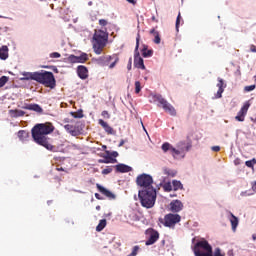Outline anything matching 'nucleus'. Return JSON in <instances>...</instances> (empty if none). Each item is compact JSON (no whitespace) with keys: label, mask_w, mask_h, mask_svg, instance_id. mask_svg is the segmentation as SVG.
I'll return each mask as SVG.
<instances>
[{"label":"nucleus","mask_w":256,"mask_h":256,"mask_svg":"<svg viewBox=\"0 0 256 256\" xmlns=\"http://www.w3.org/2000/svg\"><path fill=\"white\" fill-rule=\"evenodd\" d=\"M217 87H218V91H217L215 97H216V99H221L223 97L225 87H227V85L225 84V81H223L222 78H218Z\"/></svg>","instance_id":"13"},{"label":"nucleus","mask_w":256,"mask_h":256,"mask_svg":"<svg viewBox=\"0 0 256 256\" xmlns=\"http://www.w3.org/2000/svg\"><path fill=\"white\" fill-rule=\"evenodd\" d=\"M181 24V13L178 14L176 19V31H179V25Z\"/></svg>","instance_id":"42"},{"label":"nucleus","mask_w":256,"mask_h":256,"mask_svg":"<svg viewBox=\"0 0 256 256\" xmlns=\"http://www.w3.org/2000/svg\"><path fill=\"white\" fill-rule=\"evenodd\" d=\"M72 147H74L75 149H77V145H76V144H73Z\"/></svg>","instance_id":"61"},{"label":"nucleus","mask_w":256,"mask_h":256,"mask_svg":"<svg viewBox=\"0 0 256 256\" xmlns=\"http://www.w3.org/2000/svg\"><path fill=\"white\" fill-rule=\"evenodd\" d=\"M21 81H37V72H24Z\"/></svg>","instance_id":"17"},{"label":"nucleus","mask_w":256,"mask_h":256,"mask_svg":"<svg viewBox=\"0 0 256 256\" xmlns=\"http://www.w3.org/2000/svg\"><path fill=\"white\" fill-rule=\"evenodd\" d=\"M246 167H249L250 169H253L254 165L253 162H251V160H248L245 162Z\"/></svg>","instance_id":"47"},{"label":"nucleus","mask_w":256,"mask_h":256,"mask_svg":"<svg viewBox=\"0 0 256 256\" xmlns=\"http://www.w3.org/2000/svg\"><path fill=\"white\" fill-rule=\"evenodd\" d=\"M98 162L109 164V163H117V160L111 156H106L104 157V159L98 160Z\"/></svg>","instance_id":"29"},{"label":"nucleus","mask_w":256,"mask_h":256,"mask_svg":"<svg viewBox=\"0 0 256 256\" xmlns=\"http://www.w3.org/2000/svg\"><path fill=\"white\" fill-rule=\"evenodd\" d=\"M111 157H114V159H115L116 157H119V152L113 151V152L111 153Z\"/></svg>","instance_id":"49"},{"label":"nucleus","mask_w":256,"mask_h":256,"mask_svg":"<svg viewBox=\"0 0 256 256\" xmlns=\"http://www.w3.org/2000/svg\"><path fill=\"white\" fill-rule=\"evenodd\" d=\"M55 131V126H53V123L46 122V123H40L36 124L32 130V138L37 143V145H41L42 147H45L48 151H53L55 149V146H52L49 141L48 135H51Z\"/></svg>","instance_id":"2"},{"label":"nucleus","mask_w":256,"mask_h":256,"mask_svg":"<svg viewBox=\"0 0 256 256\" xmlns=\"http://www.w3.org/2000/svg\"><path fill=\"white\" fill-rule=\"evenodd\" d=\"M56 171H65V169H63V167H57Z\"/></svg>","instance_id":"54"},{"label":"nucleus","mask_w":256,"mask_h":256,"mask_svg":"<svg viewBox=\"0 0 256 256\" xmlns=\"http://www.w3.org/2000/svg\"><path fill=\"white\" fill-rule=\"evenodd\" d=\"M150 35L154 36V43H156V45H159V43H161V36L159 35V31L155 30V28H152L150 30Z\"/></svg>","instance_id":"26"},{"label":"nucleus","mask_w":256,"mask_h":256,"mask_svg":"<svg viewBox=\"0 0 256 256\" xmlns=\"http://www.w3.org/2000/svg\"><path fill=\"white\" fill-rule=\"evenodd\" d=\"M68 60L70 61V63H77V56L75 55H70L68 57Z\"/></svg>","instance_id":"46"},{"label":"nucleus","mask_w":256,"mask_h":256,"mask_svg":"<svg viewBox=\"0 0 256 256\" xmlns=\"http://www.w3.org/2000/svg\"><path fill=\"white\" fill-rule=\"evenodd\" d=\"M252 239H253V241H256V234L252 235Z\"/></svg>","instance_id":"56"},{"label":"nucleus","mask_w":256,"mask_h":256,"mask_svg":"<svg viewBox=\"0 0 256 256\" xmlns=\"http://www.w3.org/2000/svg\"><path fill=\"white\" fill-rule=\"evenodd\" d=\"M161 149H162L163 153H167V151H170L171 155H173L174 158L176 155H181V151L177 150L169 142L163 143L161 146Z\"/></svg>","instance_id":"11"},{"label":"nucleus","mask_w":256,"mask_h":256,"mask_svg":"<svg viewBox=\"0 0 256 256\" xmlns=\"http://www.w3.org/2000/svg\"><path fill=\"white\" fill-rule=\"evenodd\" d=\"M251 107V103L249 101L245 102L240 111L238 112L237 116L235 117L236 121L243 122L245 121V117L247 115V111Z\"/></svg>","instance_id":"9"},{"label":"nucleus","mask_w":256,"mask_h":256,"mask_svg":"<svg viewBox=\"0 0 256 256\" xmlns=\"http://www.w3.org/2000/svg\"><path fill=\"white\" fill-rule=\"evenodd\" d=\"M64 129L65 131H67V133L72 135V137H77L78 135H81V132L79 131V129H77V126L66 124L64 125Z\"/></svg>","instance_id":"15"},{"label":"nucleus","mask_w":256,"mask_h":256,"mask_svg":"<svg viewBox=\"0 0 256 256\" xmlns=\"http://www.w3.org/2000/svg\"><path fill=\"white\" fill-rule=\"evenodd\" d=\"M96 187L98 189V191L104 195L105 197H107V199H110L111 201H113L114 199H116L115 194H113V192L109 191L108 189H106L105 187L101 186L100 184H96Z\"/></svg>","instance_id":"12"},{"label":"nucleus","mask_w":256,"mask_h":256,"mask_svg":"<svg viewBox=\"0 0 256 256\" xmlns=\"http://www.w3.org/2000/svg\"><path fill=\"white\" fill-rule=\"evenodd\" d=\"M98 124L101 125L102 129L108 134L113 135V127H111L107 122H105L103 119L98 120Z\"/></svg>","instance_id":"21"},{"label":"nucleus","mask_w":256,"mask_h":256,"mask_svg":"<svg viewBox=\"0 0 256 256\" xmlns=\"http://www.w3.org/2000/svg\"><path fill=\"white\" fill-rule=\"evenodd\" d=\"M112 59H114V61L109 65V62L112 61ZM118 61H119V57H117V55L104 57V63L105 65H109V69H113L115 65H117Z\"/></svg>","instance_id":"19"},{"label":"nucleus","mask_w":256,"mask_h":256,"mask_svg":"<svg viewBox=\"0 0 256 256\" xmlns=\"http://www.w3.org/2000/svg\"><path fill=\"white\" fill-rule=\"evenodd\" d=\"M212 151H214L215 153H217V152L221 151V147H219V146H213V147H212Z\"/></svg>","instance_id":"48"},{"label":"nucleus","mask_w":256,"mask_h":256,"mask_svg":"<svg viewBox=\"0 0 256 256\" xmlns=\"http://www.w3.org/2000/svg\"><path fill=\"white\" fill-rule=\"evenodd\" d=\"M107 41H109V33H107V29L95 30L92 38V45L96 55H101V53H103V49H105Z\"/></svg>","instance_id":"4"},{"label":"nucleus","mask_w":256,"mask_h":256,"mask_svg":"<svg viewBox=\"0 0 256 256\" xmlns=\"http://www.w3.org/2000/svg\"><path fill=\"white\" fill-rule=\"evenodd\" d=\"M42 69H49V66H42Z\"/></svg>","instance_id":"59"},{"label":"nucleus","mask_w":256,"mask_h":256,"mask_svg":"<svg viewBox=\"0 0 256 256\" xmlns=\"http://www.w3.org/2000/svg\"><path fill=\"white\" fill-rule=\"evenodd\" d=\"M77 63H85L89 60V56L85 53H82L80 56H76Z\"/></svg>","instance_id":"32"},{"label":"nucleus","mask_w":256,"mask_h":256,"mask_svg":"<svg viewBox=\"0 0 256 256\" xmlns=\"http://www.w3.org/2000/svg\"><path fill=\"white\" fill-rule=\"evenodd\" d=\"M27 111H35V113H43V108L39 104H27L23 107Z\"/></svg>","instance_id":"22"},{"label":"nucleus","mask_w":256,"mask_h":256,"mask_svg":"<svg viewBox=\"0 0 256 256\" xmlns=\"http://www.w3.org/2000/svg\"><path fill=\"white\" fill-rule=\"evenodd\" d=\"M140 39H141V36L138 34L136 38V48H135V54H134V67H136L137 69L145 70V63L143 62V58L141 57V54H139Z\"/></svg>","instance_id":"7"},{"label":"nucleus","mask_w":256,"mask_h":256,"mask_svg":"<svg viewBox=\"0 0 256 256\" xmlns=\"http://www.w3.org/2000/svg\"><path fill=\"white\" fill-rule=\"evenodd\" d=\"M161 244H162V246L164 247V245H165V240H162V241H161Z\"/></svg>","instance_id":"60"},{"label":"nucleus","mask_w":256,"mask_h":256,"mask_svg":"<svg viewBox=\"0 0 256 256\" xmlns=\"http://www.w3.org/2000/svg\"><path fill=\"white\" fill-rule=\"evenodd\" d=\"M251 162H252V165H256V159L255 158H253L252 160H250Z\"/></svg>","instance_id":"55"},{"label":"nucleus","mask_w":256,"mask_h":256,"mask_svg":"<svg viewBox=\"0 0 256 256\" xmlns=\"http://www.w3.org/2000/svg\"><path fill=\"white\" fill-rule=\"evenodd\" d=\"M170 211H172V213H179L180 211H183V202L180 200H173L170 203Z\"/></svg>","instance_id":"14"},{"label":"nucleus","mask_w":256,"mask_h":256,"mask_svg":"<svg viewBox=\"0 0 256 256\" xmlns=\"http://www.w3.org/2000/svg\"><path fill=\"white\" fill-rule=\"evenodd\" d=\"M230 223L232 225V231H236L237 226L239 225V218H237L236 216H234L233 213L230 212Z\"/></svg>","instance_id":"25"},{"label":"nucleus","mask_w":256,"mask_h":256,"mask_svg":"<svg viewBox=\"0 0 256 256\" xmlns=\"http://www.w3.org/2000/svg\"><path fill=\"white\" fill-rule=\"evenodd\" d=\"M165 113H168L171 115V117H177V110H175V107H173V105L168 104L165 108H164Z\"/></svg>","instance_id":"24"},{"label":"nucleus","mask_w":256,"mask_h":256,"mask_svg":"<svg viewBox=\"0 0 256 256\" xmlns=\"http://www.w3.org/2000/svg\"><path fill=\"white\" fill-rule=\"evenodd\" d=\"M51 59H59L61 54L59 52H53L50 54Z\"/></svg>","instance_id":"44"},{"label":"nucleus","mask_w":256,"mask_h":256,"mask_svg":"<svg viewBox=\"0 0 256 256\" xmlns=\"http://www.w3.org/2000/svg\"><path fill=\"white\" fill-rule=\"evenodd\" d=\"M109 173H113V166H107L102 170V175H109Z\"/></svg>","instance_id":"38"},{"label":"nucleus","mask_w":256,"mask_h":256,"mask_svg":"<svg viewBox=\"0 0 256 256\" xmlns=\"http://www.w3.org/2000/svg\"><path fill=\"white\" fill-rule=\"evenodd\" d=\"M95 197L98 199V201H103V197L99 193H95Z\"/></svg>","instance_id":"51"},{"label":"nucleus","mask_w":256,"mask_h":256,"mask_svg":"<svg viewBox=\"0 0 256 256\" xmlns=\"http://www.w3.org/2000/svg\"><path fill=\"white\" fill-rule=\"evenodd\" d=\"M36 82L40 83V85H44V87H48L49 89H55V87H57V80H55V75H53V72L45 70L37 72Z\"/></svg>","instance_id":"5"},{"label":"nucleus","mask_w":256,"mask_h":256,"mask_svg":"<svg viewBox=\"0 0 256 256\" xmlns=\"http://www.w3.org/2000/svg\"><path fill=\"white\" fill-rule=\"evenodd\" d=\"M88 5H89V6L93 5V2H89Z\"/></svg>","instance_id":"62"},{"label":"nucleus","mask_w":256,"mask_h":256,"mask_svg":"<svg viewBox=\"0 0 256 256\" xmlns=\"http://www.w3.org/2000/svg\"><path fill=\"white\" fill-rule=\"evenodd\" d=\"M195 256H225V253L221 251V248H216L213 253V247L209 245L207 240L198 241L194 245Z\"/></svg>","instance_id":"3"},{"label":"nucleus","mask_w":256,"mask_h":256,"mask_svg":"<svg viewBox=\"0 0 256 256\" xmlns=\"http://www.w3.org/2000/svg\"><path fill=\"white\" fill-rule=\"evenodd\" d=\"M8 82H9L8 76L0 77V89H1V87H5V84H7Z\"/></svg>","instance_id":"36"},{"label":"nucleus","mask_w":256,"mask_h":256,"mask_svg":"<svg viewBox=\"0 0 256 256\" xmlns=\"http://www.w3.org/2000/svg\"><path fill=\"white\" fill-rule=\"evenodd\" d=\"M137 253H139V246H134L132 249V253L128 256H137Z\"/></svg>","instance_id":"41"},{"label":"nucleus","mask_w":256,"mask_h":256,"mask_svg":"<svg viewBox=\"0 0 256 256\" xmlns=\"http://www.w3.org/2000/svg\"><path fill=\"white\" fill-rule=\"evenodd\" d=\"M159 222L162 223L164 227L173 228L177 223H181V215L169 213L164 216V219L160 218Z\"/></svg>","instance_id":"6"},{"label":"nucleus","mask_w":256,"mask_h":256,"mask_svg":"<svg viewBox=\"0 0 256 256\" xmlns=\"http://www.w3.org/2000/svg\"><path fill=\"white\" fill-rule=\"evenodd\" d=\"M255 85H250V86H245L244 87V91H246V93H249L251 91H255Z\"/></svg>","instance_id":"40"},{"label":"nucleus","mask_w":256,"mask_h":256,"mask_svg":"<svg viewBox=\"0 0 256 256\" xmlns=\"http://www.w3.org/2000/svg\"><path fill=\"white\" fill-rule=\"evenodd\" d=\"M108 24H109V22L107 20H105V19H100L99 20V25L101 27H107Z\"/></svg>","instance_id":"45"},{"label":"nucleus","mask_w":256,"mask_h":256,"mask_svg":"<svg viewBox=\"0 0 256 256\" xmlns=\"http://www.w3.org/2000/svg\"><path fill=\"white\" fill-rule=\"evenodd\" d=\"M250 51H251L252 53H256V46L252 44V45L250 46Z\"/></svg>","instance_id":"50"},{"label":"nucleus","mask_w":256,"mask_h":256,"mask_svg":"<svg viewBox=\"0 0 256 256\" xmlns=\"http://www.w3.org/2000/svg\"><path fill=\"white\" fill-rule=\"evenodd\" d=\"M18 138L20 139V141H27L29 139V132L25 131V130H20L18 131Z\"/></svg>","instance_id":"28"},{"label":"nucleus","mask_w":256,"mask_h":256,"mask_svg":"<svg viewBox=\"0 0 256 256\" xmlns=\"http://www.w3.org/2000/svg\"><path fill=\"white\" fill-rule=\"evenodd\" d=\"M135 93L136 94L141 93V82L140 81L135 82Z\"/></svg>","instance_id":"39"},{"label":"nucleus","mask_w":256,"mask_h":256,"mask_svg":"<svg viewBox=\"0 0 256 256\" xmlns=\"http://www.w3.org/2000/svg\"><path fill=\"white\" fill-rule=\"evenodd\" d=\"M72 117L74 119H83V110H79L78 112H71Z\"/></svg>","instance_id":"34"},{"label":"nucleus","mask_w":256,"mask_h":256,"mask_svg":"<svg viewBox=\"0 0 256 256\" xmlns=\"http://www.w3.org/2000/svg\"><path fill=\"white\" fill-rule=\"evenodd\" d=\"M164 175H167V177H176L177 176V170L170 169L168 167L163 168Z\"/></svg>","instance_id":"27"},{"label":"nucleus","mask_w":256,"mask_h":256,"mask_svg":"<svg viewBox=\"0 0 256 256\" xmlns=\"http://www.w3.org/2000/svg\"><path fill=\"white\" fill-rule=\"evenodd\" d=\"M105 227H107V220L102 219L99 221V224L96 227V231L101 232L105 229Z\"/></svg>","instance_id":"30"},{"label":"nucleus","mask_w":256,"mask_h":256,"mask_svg":"<svg viewBox=\"0 0 256 256\" xmlns=\"http://www.w3.org/2000/svg\"><path fill=\"white\" fill-rule=\"evenodd\" d=\"M173 191H179V189H183V184L179 180L172 181Z\"/></svg>","instance_id":"31"},{"label":"nucleus","mask_w":256,"mask_h":256,"mask_svg":"<svg viewBox=\"0 0 256 256\" xmlns=\"http://www.w3.org/2000/svg\"><path fill=\"white\" fill-rule=\"evenodd\" d=\"M162 187H163L164 191H166L168 193L173 191V185H171V182L164 183V185Z\"/></svg>","instance_id":"35"},{"label":"nucleus","mask_w":256,"mask_h":256,"mask_svg":"<svg viewBox=\"0 0 256 256\" xmlns=\"http://www.w3.org/2000/svg\"><path fill=\"white\" fill-rule=\"evenodd\" d=\"M101 115L104 119H111V114L107 110L102 111Z\"/></svg>","instance_id":"43"},{"label":"nucleus","mask_w":256,"mask_h":256,"mask_svg":"<svg viewBox=\"0 0 256 256\" xmlns=\"http://www.w3.org/2000/svg\"><path fill=\"white\" fill-rule=\"evenodd\" d=\"M77 73L80 79H87V77H89V70H87L85 66H78Z\"/></svg>","instance_id":"20"},{"label":"nucleus","mask_w":256,"mask_h":256,"mask_svg":"<svg viewBox=\"0 0 256 256\" xmlns=\"http://www.w3.org/2000/svg\"><path fill=\"white\" fill-rule=\"evenodd\" d=\"M146 235L148 236V239L145 242V245H155L157 241H159V232L153 228H148L146 230Z\"/></svg>","instance_id":"8"},{"label":"nucleus","mask_w":256,"mask_h":256,"mask_svg":"<svg viewBox=\"0 0 256 256\" xmlns=\"http://www.w3.org/2000/svg\"><path fill=\"white\" fill-rule=\"evenodd\" d=\"M154 101L155 103H158V107H162V109H165L170 103L163 98V96L157 94L154 95Z\"/></svg>","instance_id":"16"},{"label":"nucleus","mask_w":256,"mask_h":256,"mask_svg":"<svg viewBox=\"0 0 256 256\" xmlns=\"http://www.w3.org/2000/svg\"><path fill=\"white\" fill-rule=\"evenodd\" d=\"M193 147V143L191 142V138L189 136L187 137V143L185 141H180L177 144V151H180L181 153H185V151H190Z\"/></svg>","instance_id":"10"},{"label":"nucleus","mask_w":256,"mask_h":256,"mask_svg":"<svg viewBox=\"0 0 256 256\" xmlns=\"http://www.w3.org/2000/svg\"><path fill=\"white\" fill-rule=\"evenodd\" d=\"M97 211L101 210V206H96Z\"/></svg>","instance_id":"57"},{"label":"nucleus","mask_w":256,"mask_h":256,"mask_svg":"<svg viewBox=\"0 0 256 256\" xmlns=\"http://www.w3.org/2000/svg\"><path fill=\"white\" fill-rule=\"evenodd\" d=\"M14 113L13 117H24L25 116V111L23 110H14L12 111Z\"/></svg>","instance_id":"37"},{"label":"nucleus","mask_w":256,"mask_h":256,"mask_svg":"<svg viewBox=\"0 0 256 256\" xmlns=\"http://www.w3.org/2000/svg\"><path fill=\"white\" fill-rule=\"evenodd\" d=\"M131 61H132V59L130 58V59H129V63H128V65H127L128 71H131Z\"/></svg>","instance_id":"52"},{"label":"nucleus","mask_w":256,"mask_h":256,"mask_svg":"<svg viewBox=\"0 0 256 256\" xmlns=\"http://www.w3.org/2000/svg\"><path fill=\"white\" fill-rule=\"evenodd\" d=\"M9 58V47L2 46L0 47V59L6 61Z\"/></svg>","instance_id":"23"},{"label":"nucleus","mask_w":256,"mask_h":256,"mask_svg":"<svg viewBox=\"0 0 256 256\" xmlns=\"http://www.w3.org/2000/svg\"><path fill=\"white\" fill-rule=\"evenodd\" d=\"M116 173H131L133 171V168L131 166H128L126 164H117L115 166Z\"/></svg>","instance_id":"18"},{"label":"nucleus","mask_w":256,"mask_h":256,"mask_svg":"<svg viewBox=\"0 0 256 256\" xmlns=\"http://www.w3.org/2000/svg\"><path fill=\"white\" fill-rule=\"evenodd\" d=\"M136 183L142 187L138 193L142 207L151 209L157 199V191L153 188V177L149 174H141L137 177Z\"/></svg>","instance_id":"1"},{"label":"nucleus","mask_w":256,"mask_h":256,"mask_svg":"<svg viewBox=\"0 0 256 256\" xmlns=\"http://www.w3.org/2000/svg\"><path fill=\"white\" fill-rule=\"evenodd\" d=\"M152 21H156L157 23V19L155 18V16L152 17Z\"/></svg>","instance_id":"58"},{"label":"nucleus","mask_w":256,"mask_h":256,"mask_svg":"<svg viewBox=\"0 0 256 256\" xmlns=\"http://www.w3.org/2000/svg\"><path fill=\"white\" fill-rule=\"evenodd\" d=\"M125 145V140H121L118 147H123Z\"/></svg>","instance_id":"53"},{"label":"nucleus","mask_w":256,"mask_h":256,"mask_svg":"<svg viewBox=\"0 0 256 256\" xmlns=\"http://www.w3.org/2000/svg\"><path fill=\"white\" fill-rule=\"evenodd\" d=\"M142 56L143 57H152L153 56V50L147 49V46H144L142 49Z\"/></svg>","instance_id":"33"}]
</instances>
